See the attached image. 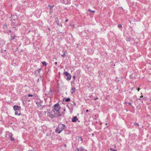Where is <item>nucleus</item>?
<instances>
[{
	"label": "nucleus",
	"instance_id": "f257e3e1",
	"mask_svg": "<svg viewBox=\"0 0 151 151\" xmlns=\"http://www.w3.org/2000/svg\"><path fill=\"white\" fill-rule=\"evenodd\" d=\"M54 111L57 114H59V116H61L64 114V112L65 111V109L60 107L59 104H55L53 106Z\"/></svg>",
	"mask_w": 151,
	"mask_h": 151
},
{
	"label": "nucleus",
	"instance_id": "f03ea898",
	"mask_svg": "<svg viewBox=\"0 0 151 151\" xmlns=\"http://www.w3.org/2000/svg\"><path fill=\"white\" fill-rule=\"evenodd\" d=\"M47 113L48 116L51 118H53L59 116V114H56L55 112V111H54L53 110H50L47 111Z\"/></svg>",
	"mask_w": 151,
	"mask_h": 151
},
{
	"label": "nucleus",
	"instance_id": "7ed1b4c3",
	"mask_svg": "<svg viewBox=\"0 0 151 151\" xmlns=\"http://www.w3.org/2000/svg\"><path fill=\"white\" fill-rule=\"evenodd\" d=\"M140 98L137 99L138 102L139 104L140 103H147V102L149 101V99L147 97H143V96H140Z\"/></svg>",
	"mask_w": 151,
	"mask_h": 151
},
{
	"label": "nucleus",
	"instance_id": "20e7f679",
	"mask_svg": "<svg viewBox=\"0 0 151 151\" xmlns=\"http://www.w3.org/2000/svg\"><path fill=\"white\" fill-rule=\"evenodd\" d=\"M65 126L63 124H60L58 125L55 130V132L58 134H60L64 129Z\"/></svg>",
	"mask_w": 151,
	"mask_h": 151
},
{
	"label": "nucleus",
	"instance_id": "39448f33",
	"mask_svg": "<svg viewBox=\"0 0 151 151\" xmlns=\"http://www.w3.org/2000/svg\"><path fill=\"white\" fill-rule=\"evenodd\" d=\"M63 74L66 77L65 79L67 80H70L71 78V76L68 72H65L63 73Z\"/></svg>",
	"mask_w": 151,
	"mask_h": 151
},
{
	"label": "nucleus",
	"instance_id": "423d86ee",
	"mask_svg": "<svg viewBox=\"0 0 151 151\" xmlns=\"http://www.w3.org/2000/svg\"><path fill=\"white\" fill-rule=\"evenodd\" d=\"M55 22L58 25L61 27H62V25L61 23V22H60L58 20V17H56L55 18Z\"/></svg>",
	"mask_w": 151,
	"mask_h": 151
},
{
	"label": "nucleus",
	"instance_id": "0eeeda50",
	"mask_svg": "<svg viewBox=\"0 0 151 151\" xmlns=\"http://www.w3.org/2000/svg\"><path fill=\"white\" fill-rule=\"evenodd\" d=\"M35 14L36 16L39 17L40 16L42 13V11L41 10H38L37 9L35 11Z\"/></svg>",
	"mask_w": 151,
	"mask_h": 151
},
{
	"label": "nucleus",
	"instance_id": "6e6552de",
	"mask_svg": "<svg viewBox=\"0 0 151 151\" xmlns=\"http://www.w3.org/2000/svg\"><path fill=\"white\" fill-rule=\"evenodd\" d=\"M13 108L15 111H20L21 107L15 105L14 106Z\"/></svg>",
	"mask_w": 151,
	"mask_h": 151
},
{
	"label": "nucleus",
	"instance_id": "1a4fd4ad",
	"mask_svg": "<svg viewBox=\"0 0 151 151\" xmlns=\"http://www.w3.org/2000/svg\"><path fill=\"white\" fill-rule=\"evenodd\" d=\"M54 5H48L47 6L50 8V11L49 13L50 14H51L52 12L53 11V7L54 6Z\"/></svg>",
	"mask_w": 151,
	"mask_h": 151
},
{
	"label": "nucleus",
	"instance_id": "9d476101",
	"mask_svg": "<svg viewBox=\"0 0 151 151\" xmlns=\"http://www.w3.org/2000/svg\"><path fill=\"white\" fill-rule=\"evenodd\" d=\"M5 42L3 40H0V46L2 47L5 44Z\"/></svg>",
	"mask_w": 151,
	"mask_h": 151
},
{
	"label": "nucleus",
	"instance_id": "9b49d317",
	"mask_svg": "<svg viewBox=\"0 0 151 151\" xmlns=\"http://www.w3.org/2000/svg\"><path fill=\"white\" fill-rule=\"evenodd\" d=\"M78 120L77 117L76 116L74 117L72 119V122H76Z\"/></svg>",
	"mask_w": 151,
	"mask_h": 151
},
{
	"label": "nucleus",
	"instance_id": "f8f14e48",
	"mask_svg": "<svg viewBox=\"0 0 151 151\" xmlns=\"http://www.w3.org/2000/svg\"><path fill=\"white\" fill-rule=\"evenodd\" d=\"M15 33L14 32H12L11 34L10 35V36L12 38V40H14L15 38Z\"/></svg>",
	"mask_w": 151,
	"mask_h": 151
},
{
	"label": "nucleus",
	"instance_id": "ddd939ff",
	"mask_svg": "<svg viewBox=\"0 0 151 151\" xmlns=\"http://www.w3.org/2000/svg\"><path fill=\"white\" fill-rule=\"evenodd\" d=\"M78 151H87L86 150H84L82 147H80L77 149Z\"/></svg>",
	"mask_w": 151,
	"mask_h": 151
},
{
	"label": "nucleus",
	"instance_id": "4468645a",
	"mask_svg": "<svg viewBox=\"0 0 151 151\" xmlns=\"http://www.w3.org/2000/svg\"><path fill=\"white\" fill-rule=\"evenodd\" d=\"M48 94L50 96H52L53 95L52 91L51 88H50V91L48 93Z\"/></svg>",
	"mask_w": 151,
	"mask_h": 151
},
{
	"label": "nucleus",
	"instance_id": "2eb2a0df",
	"mask_svg": "<svg viewBox=\"0 0 151 151\" xmlns=\"http://www.w3.org/2000/svg\"><path fill=\"white\" fill-rule=\"evenodd\" d=\"M71 90H72V91L71 92V94H73V93H75L76 92V89L75 87H72Z\"/></svg>",
	"mask_w": 151,
	"mask_h": 151
},
{
	"label": "nucleus",
	"instance_id": "dca6fc26",
	"mask_svg": "<svg viewBox=\"0 0 151 151\" xmlns=\"http://www.w3.org/2000/svg\"><path fill=\"white\" fill-rule=\"evenodd\" d=\"M15 114L16 115H18V116H20L21 114L20 111H15Z\"/></svg>",
	"mask_w": 151,
	"mask_h": 151
},
{
	"label": "nucleus",
	"instance_id": "f3484780",
	"mask_svg": "<svg viewBox=\"0 0 151 151\" xmlns=\"http://www.w3.org/2000/svg\"><path fill=\"white\" fill-rule=\"evenodd\" d=\"M12 133H10L9 134V137L10 138V139L12 141H13L14 140V139L13 137H12Z\"/></svg>",
	"mask_w": 151,
	"mask_h": 151
},
{
	"label": "nucleus",
	"instance_id": "a211bd4d",
	"mask_svg": "<svg viewBox=\"0 0 151 151\" xmlns=\"http://www.w3.org/2000/svg\"><path fill=\"white\" fill-rule=\"evenodd\" d=\"M71 0H63L64 3L65 4H69L70 3Z\"/></svg>",
	"mask_w": 151,
	"mask_h": 151
},
{
	"label": "nucleus",
	"instance_id": "6ab92c4d",
	"mask_svg": "<svg viewBox=\"0 0 151 151\" xmlns=\"http://www.w3.org/2000/svg\"><path fill=\"white\" fill-rule=\"evenodd\" d=\"M41 63H42V65L43 66H46L47 65V63L45 61H43V62H42Z\"/></svg>",
	"mask_w": 151,
	"mask_h": 151
},
{
	"label": "nucleus",
	"instance_id": "aec40b11",
	"mask_svg": "<svg viewBox=\"0 0 151 151\" xmlns=\"http://www.w3.org/2000/svg\"><path fill=\"white\" fill-rule=\"evenodd\" d=\"M134 74H131L130 75H129V77L132 78V79H133V78L134 77Z\"/></svg>",
	"mask_w": 151,
	"mask_h": 151
},
{
	"label": "nucleus",
	"instance_id": "412c9836",
	"mask_svg": "<svg viewBox=\"0 0 151 151\" xmlns=\"http://www.w3.org/2000/svg\"><path fill=\"white\" fill-rule=\"evenodd\" d=\"M65 101L68 102L70 101V98H67L66 99H65Z\"/></svg>",
	"mask_w": 151,
	"mask_h": 151
},
{
	"label": "nucleus",
	"instance_id": "4be33fe9",
	"mask_svg": "<svg viewBox=\"0 0 151 151\" xmlns=\"http://www.w3.org/2000/svg\"><path fill=\"white\" fill-rule=\"evenodd\" d=\"M3 28L5 29H6L7 28V26L6 24H5L3 25Z\"/></svg>",
	"mask_w": 151,
	"mask_h": 151
},
{
	"label": "nucleus",
	"instance_id": "5701e85b",
	"mask_svg": "<svg viewBox=\"0 0 151 151\" xmlns=\"http://www.w3.org/2000/svg\"><path fill=\"white\" fill-rule=\"evenodd\" d=\"M41 70V68H40L39 69H38L37 70V71L38 72V73L39 74H40V71Z\"/></svg>",
	"mask_w": 151,
	"mask_h": 151
},
{
	"label": "nucleus",
	"instance_id": "b1692460",
	"mask_svg": "<svg viewBox=\"0 0 151 151\" xmlns=\"http://www.w3.org/2000/svg\"><path fill=\"white\" fill-rule=\"evenodd\" d=\"M130 40H131V38L130 37H129V38H127L126 39V41L127 42H129Z\"/></svg>",
	"mask_w": 151,
	"mask_h": 151
},
{
	"label": "nucleus",
	"instance_id": "393cba45",
	"mask_svg": "<svg viewBox=\"0 0 151 151\" xmlns=\"http://www.w3.org/2000/svg\"><path fill=\"white\" fill-rule=\"evenodd\" d=\"M118 27L119 28H121L122 27V26L121 24H119L118 25Z\"/></svg>",
	"mask_w": 151,
	"mask_h": 151
},
{
	"label": "nucleus",
	"instance_id": "a878e982",
	"mask_svg": "<svg viewBox=\"0 0 151 151\" xmlns=\"http://www.w3.org/2000/svg\"><path fill=\"white\" fill-rule=\"evenodd\" d=\"M89 11H90V13H94L95 12V11H92V10H91L90 9H89Z\"/></svg>",
	"mask_w": 151,
	"mask_h": 151
},
{
	"label": "nucleus",
	"instance_id": "bb28decb",
	"mask_svg": "<svg viewBox=\"0 0 151 151\" xmlns=\"http://www.w3.org/2000/svg\"><path fill=\"white\" fill-rule=\"evenodd\" d=\"M61 56L63 58H64L65 56V53H64L63 54L61 55Z\"/></svg>",
	"mask_w": 151,
	"mask_h": 151
},
{
	"label": "nucleus",
	"instance_id": "cd10ccee",
	"mask_svg": "<svg viewBox=\"0 0 151 151\" xmlns=\"http://www.w3.org/2000/svg\"><path fill=\"white\" fill-rule=\"evenodd\" d=\"M28 96V97H32L33 96V95L32 94H29Z\"/></svg>",
	"mask_w": 151,
	"mask_h": 151
},
{
	"label": "nucleus",
	"instance_id": "c85d7f7f",
	"mask_svg": "<svg viewBox=\"0 0 151 151\" xmlns=\"http://www.w3.org/2000/svg\"><path fill=\"white\" fill-rule=\"evenodd\" d=\"M26 2V0H22V2L23 3H25Z\"/></svg>",
	"mask_w": 151,
	"mask_h": 151
},
{
	"label": "nucleus",
	"instance_id": "c756f323",
	"mask_svg": "<svg viewBox=\"0 0 151 151\" xmlns=\"http://www.w3.org/2000/svg\"><path fill=\"white\" fill-rule=\"evenodd\" d=\"M73 78L74 79V80L73 81H75V78H76V76L75 75L73 76Z\"/></svg>",
	"mask_w": 151,
	"mask_h": 151
},
{
	"label": "nucleus",
	"instance_id": "7c9ffc66",
	"mask_svg": "<svg viewBox=\"0 0 151 151\" xmlns=\"http://www.w3.org/2000/svg\"><path fill=\"white\" fill-rule=\"evenodd\" d=\"M109 96V95H106V99H108V98Z\"/></svg>",
	"mask_w": 151,
	"mask_h": 151
},
{
	"label": "nucleus",
	"instance_id": "2f4dec72",
	"mask_svg": "<svg viewBox=\"0 0 151 151\" xmlns=\"http://www.w3.org/2000/svg\"><path fill=\"white\" fill-rule=\"evenodd\" d=\"M110 32V33L112 32V33H113L115 37H116V35L114 33V32H111H111Z\"/></svg>",
	"mask_w": 151,
	"mask_h": 151
},
{
	"label": "nucleus",
	"instance_id": "473e14b6",
	"mask_svg": "<svg viewBox=\"0 0 151 151\" xmlns=\"http://www.w3.org/2000/svg\"><path fill=\"white\" fill-rule=\"evenodd\" d=\"M68 19H65V22H68Z\"/></svg>",
	"mask_w": 151,
	"mask_h": 151
},
{
	"label": "nucleus",
	"instance_id": "72a5a7b5",
	"mask_svg": "<svg viewBox=\"0 0 151 151\" xmlns=\"http://www.w3.org/2000/svg\"><path fill=\"white\" fill-rule=\"evenodd\" d=\"M135 125L136 126H138L139 125L138 124V123H135Z\"/></svg>",
	"mask_w": 151,
	"mask_h": 151
},
{
	"label": "nucleus",
	"instance_id": "f704fd0d",
	"mask_svg": "<svg viewBox=\"0 0 151 151\" xmlns=\"http://www.w3.org/2000/svg\"><path fill=\"white\" fill-rule=\"evenodd\" d=\"M110 150H111V151H114V150L112 148H111L110 149Z\"/></svg>",
	"mask_w": 151,
	"mask_h": 151
},
{
	"label": "nucleus",
	"instance_id": "c9c22d12",
	"mask_svg": "<svg viewBox=\"0 0 151 151\" xmlns=\"http://www.w3.org/2000/svg\"><path fill=\"white\" fill-rule=\"evenodd\" d=\"M98 99V97H96V98H95L94 99L95 100H97V99Z\"/></svg>",
	"mask_w": 151,
	"mask_h": 151
},
{
	"label": "nucleus",
	"instance_id": "e433bc0d",
	"mask_svg": "<svg viewBox=\"0 0 151 151\" xmlns=\"http://www.w3.org/2000/svg\"><path fill=\"white\" fill-rule=\"evenodd\" d=\"M79 138H80V139L81 140V141H82V140H83L82 139L81 137H79Z\"/></svg>",
	"mask_w": 151,
	"mask_h": 151
},
{
	"label": "nucleus",
	"instance_id": "4c0bfd02",
	"mask_svg": "<svg viewBox=\"0 0 151 151\" xmlns=\"http://www.w3.org/2000/svg\"><path fill=\"white\" fill-rule=\"evenodd\" d=\"M12 31L11 30H9V32L10 33H12Z\"/></svg>",
	"mask_w": 151,
	"mask_h": 151
},
{
	"label": "nucleus",
	"instance_id": "58836bf2",
	"mask_svg": "<svg viewBox=\"0 0 151 151\" xmlns=\"http://www.w3.org/2000/svg\"><path fill=\"white\" fill-rule=\"evenodd\" d=\"M57 64V62H55V65H56Z\"/></svg>",
	"mask_w": 151,
	"mask_h": 151
},
{
	"label": "nucleus",
	"instance_id": "ea45409f",
	"mask_svg": "<svg viewBox=\"0 0 151 151\" xmlns=\"http://www.w3.org/2000/svg\"><path fill=\"white\" fill-rule=\"evenodd\" d=\"M93 53V52H92H92H91V53H90V55L92 54Z\"/></svg>",
	"mask_w": 151,
	"mask_h": 151
},
{
	"label": "nucleus",
	"instance_id": "a19ab883",
	"mask_svg": "<svg viewBox=\"0 0 151 151\" xmlns=\"http://www.w3.org/2000/svg\"><path fill=\"white\" fill-rule=\"evenodd\" d=\"M130 29H131L132 30V27H130Z\"/></svg>",
	"mask_w": 151,
	"mask_h": 151
},
{
	"label": "nucleus",
	"instance_id": "79ce46f5",
	"mask_svg": "<svg viewBox=\"0 0 151 151\" xmlns=\"http://www.w3.org/2000/svg\"><path fill=\"white\" fill-rule=\"evenodd\" d=\"M9 44L8 43L7 45H6V46H8L9 45Z\"/></svg>",
	"mask_w": 151,
	"mask_h": 151
},
{
	"label": "nucleus",
	"instance_id": "37998d69",
	"mask_svg": "<svg viewBox=\"0 0 151 151\" xmlns=\"http://www.w3.org/2000/svg\"><path fill=\"white\" fill-rule=\"evenodd\" d=\"M139 89H139V88H138V89H137V91H139Z\"/></svg>",
	"mask_w": 151,
	"mask_h": 151
},
{
	"label": "nucleus",
	"instance_id": "c03bdc74",
	"mask_svg": "<svg viewBox=\"0 0 151 151\" xmlns=\"http://www.w3.org/2000/svg\"><path fill=\"white\" fill-rule=\"evenodd\" d=\"M134 88V87H132V88H131V90H132Z\"/></svg>",
	"mask_w": 151,
	"mask_h": 151
},
{
	"label": "nucleus",
	"instance_id": "a18cd8bd",
	"mask_svg": "<svg viewBox=\"0 0 151 151\" xmlns=\"http://www.w3.org/2000/svg\"><path fill=\"white\" fill-rule=\"evenodd\" d=\"M12 28H13V29H16V28L14 27H12Z\"/></svg>",
	"mask_w": 151,
	"mask_h": 151
},
{
	"label": "nucleus",
	"instance_id": "49530a36",
	"mask_svg": "<svg viewBox=\"0 0 151 151\" xmlns=\"http://www.w3.org/2000/svg\"><path fill=\"white\" fill-rule=\"evenodd\" d=\"M86 112H88V109H87L86 111Z\"/></svg>",
	"mask_w": 151,
	"mask_h": 151
},
{
	"label": "nucleus",
	"instance_id": "de8ad7c7",
	"mask_svg": "<svg viewBox=\"0 0 151 151\" xmlns=\"http://www.w3.org/2000/svg\"><path fill=\"white\" fill-rule=\"evenodd\" d=\"M48 29L49 30V31H50V28L49 27H48Z\"/></svg>",
	"mask_w": 151,
	"mask_h": 151
},
{
	"label": "nucleus",
	"instance_id": "09e8293b",
	"mask_svg": "<svg viewBox=\"0 0 151 151\" xmlns=\"http://www.w3.org/2000/svg\"><path fill=\"white\" fill-rule=\"evenodd\" d=\"M46 89V87H45V88H43V89L44 90H45V89Z\"/></svg>",
	"mask_w": 151,
	"mask_h": 151
},
{
	"label": "nucleus",
	"instance_id": "8fccbe9b",
	"mask_svg": "<svg viewBox=\"0 0 151 151\" xmlns=\"http://www.w3.org/2000/svg\"><path fill=\"white\" fill-rule=\"evenodd\" d=\"M35 74H37L36 73V71L35 72Z\"/></svg>",
	"mask_w": 151,
	"mask_h": 151
},
{
	"label": "nucleus",
	"instance_id": "3c124183",
	"mask_svg": "<svg viewBox=\"0 0 151 151\" xmlns=\"http://www.w3.org/2000/svg\"><path fill=\"white\" fill-rule=\"evenodd\" d=\"M73 104H76L74 102H73Z\"/></svg>",
	"mask_w": 151,
	"mask_h": 151
},
{
	"label": "nucleus",
	"instance_id": "603ef678",
	"mask_svg": "<svg viewBox=\"0 0 151 151\" xmlns=\"http://www.w3.org/2000/svg\"><path fill=\"white\" fill-rule=\"evenodd\" d=\"M128 104H131V103H128Z\"/></svg>",
	"mask_w": 151,
	"mask_h": 151
},
{
	"label": "nucleus",
	"instance_id": "864d4df0",
	"mask_svg": "<svg viewBox=\"0 0 151 151\" xmlns=\"http://www.w3.org/2000/svg\"><path fill=\"white\" fill-rule=\"evenodd\" d=\"M107 123H106L105 124V125H107Z\"/></svg>",
	"mask_w": 151,
	"mask_h": 151
},
{
	"label": "nucleus",
	"instance_id": "5fc2aeb1",
	"mask_svg": "<svg viewBox=\"0 0 151 151\" xmlns=\"http://www.w3.org/2000/svg\"><path fill=\"white\" fill-rule=\"evenodd\" d=\"M92 136H93V135H94V134H92Z\"/></svg>",
	"mask_w": 151,
	"mask_h": 151
},
{
	"label": "nucleus",
	"instance_id": "6e6d98bb",
	"mask_svg": "<svg viewBox=\"0 0 151 151\" xmlns=\"http://www.w3.org/2000/svg\"><path fill=\"white\" fill-rule=\"evenodd\" d=\"M114 151H117V150H114Z\"/></svg>",
	"mask_w": 151,
	"mask_h": 151
},
{
	"label": "nucleus",
	"instance_id": "4d7b16f0",
	"mask_svg": "<svg viewBox=\"0 0 151 151\" xmlns=\"http://www.w3.org/2000/svg\"><path fill=\"white\" fill-rule=\"evenodd\" d=\"M149 101H151V99H149Z\"/></svg>",
	"mask_w": 151,
	"mask_h": 151
},
{
	"label": "nucleus",
	"instance_id": "13d9d810",
	"mask_svg": "<svg viewBox=\"0 0 151 151\" xmlns=\"http://www.w3.org/2000/svg\"><path fill=\"white\" fill-rule=\"evenodd\" d=\"M56 104H58V103H57Z\"/></svg>",
	"mask_w": 151,
	"mask_h": 151
},
{
	"label": "nucleus",
	"instance_id": "bf43d9fd",
	"mask_svg": "<svg viewBox=\"0 0 151 151\" xmlns=\"http://www.w3.org/2000/svg\"><path fill=\"white\" fill-rule=\"evenodd\" d=\"M20 45H21V44H19V46H20Z\"/></svg>",
	"mask_w": 151,
	"mask_h": 151
},
{
	"label": "nucleus",
	"instance_id": "052dcab7",
	"mask_svg": "<svg viewBox=\"0 0 151 151\" xmlns=\"http://www.w3.org/2000/svg\"><path fill=\"white\" fill-rule=\"evenodd\" d=\"M4 51H6V50H4Z\"/></svg>",
	"mask_w": 151,
	"mask_h": 151
},
{
	"label": "nucleus",
	"instance_id": "680f3d73",
	"mask_svg": "<svg viewBox=\"0 0 151 151\" xmlns=\"http://www.w3.org/2000/svg\"><path fill=\"white\" fill-rule=\"evenodd\" d=\"M36 104H38L37 102H36Z\"/></svg>",
	"mask_w": 151,
	"mask_h": 151
},
{
	"label": "nucleus",
	"instance_id": "e2e57ef3",
	"mask_svg": "<svg viewBox=\"0 0 151 151\" xmlns=\"http://www.w3.org/2000/svg\"><path fill=\"white\" fill-rule=\"evenodd\" d=\"M126 103V102H125L124 103Z\"/></svg>",
	"mask_w": 151,
	"mask_h": 151
},
{
	"label": "nucleus",
	"instance_id": "0e129e2a",
	"mask_svg": "<svg viewBox=\"0 0 151 151\" xmlns=\"http://www.w3.org/2000/svg\"><path fill=\"white\" fill-rule=\"evenodd\" d=\"M1 52H2V51H1Z\"/></svg>",
	"mask_w": 151,
	"mask_h": 151
},
{
	"label": "nucleus",
	"instance_id": "69168bd1",
	"mask_svg": "<svg viewBox=\"0 0 151 151\" xmlns=\"http://www.w3.org/2000/svg\"><path fill=\"white\" fill-rule=\"evenodd\" d=\"M22 103H23V104H24V103L23 102Z\"/></svg>",
	"mask_w": 151,
	"mask_h": 151
}]
</instances>
